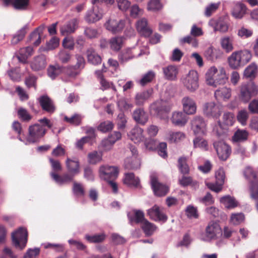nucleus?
Masks as SVG:
<instances>
[{
	"mask_svg": "<svg viewBox=\"0 0 258 258\" xmlns=\"http://www.w3.org/2000/svg\"><path fill=\"white\" fill-rule=\"evenodd\" d=\"M170 108L167 107L163 101H157L150 106V111L155 115L160 116L163 113L169 111Z\"/></svg>",
	"mask_w": 258,
	"mask_h": 258,
	"instance_id": "nucleus-21",
	"label": "nucleus"
},
{
	"mask_svg": "<svg viewBox=\"0 0 258 258\" xmlns=\"http://www.w3.org/2000/svg\"><path fill=\"white\" fill-rule=\"evenodd\" d=\"M131 222L134 221L137 223L143 224L144 221L147 220L145 218L144 213L141 210H136L135 211V215L134 218L129 217Z\"/></svg>",
	"mask_w": 258,
	"mask_h": 258,
	"instance_id": "nucleus-54",
	"label": "nucleus"
},
{
	"mask_svg": "<svg viewBox=\"0 0 258 258\" xmlns=\"http://www.w3.org/2000/svg\"><path fill=\"white\" fill-rule=\"evenodd\" d=\"M39 102L43 110L49 112H54L55 107L51 99L47 95L39 97Z\"/></svg>",
	"mask_w": 258,
	"mask_h": 258,
	"instance_id": "nucleus-26",
	"label": "nucleus"
},
{
	"mask_svg": "<svg viewBox=\"0 0 258 258\" xmlns=\"http://www.w3.org/2000/svg\"><path fill=\"white\" fill-rule=\"evenodd\" d=\"M163 72L165 77L169 80H174L176 79L178 74V69L176 66L169 65L163 68Z\"/></svg>",
	"mask_w": 258,
	"mask_h": 258,
	"instance_id": "nucleus-32",
	"label": "nucleus"
},
{
	"mask_svg": "<svg viewBox=\"0 0 258 258\" xmlns=\"http://www.w3.org/2000/svg\"><path fill=\"white\" fill-rule=\"evenodd\" d=\"M27 237L28 233L26 229L20 227L12 234L13 243L16 248L22 249L26 245Z\"/></svg>",
	"mask_w": 258,
	"mask_h": 258,
	"instance_id": "nucleus-7",
	"label": "nucleus"
},
{
	"mask_svg": "<svg viewBox=\"0 0 258 258\" xmlns=\"http://www.w3.org/2000/svg\"><path fill=\"white\" fill-rule=\"evenodd\" d=\"M186 113L181 111H175L172 113L171 117L172 123L178 126H183L187 122V117Z\"/></svg>",
	"mask_w": 258,
	"mask_h": 258,
	"instance_id": "nucleus-19",
	"label": "nucleus"
},
{
	"mask_svg": "<svg viewBox=\"0 0 258 258\" xmlns=\"http://www.w3.org/2000/svg\"><path fill=\"white\" fill-rule=\"evenodd\" d=\"M250 196L254 200H258V181H253L251 182Z\"/></svg>",
	"mask_w": 258,
	"mask_h": 258,
	"instance_id": "nucleus-63",
	"label": "nucleus"
},
{
	"mask_svg": "<svg viewBox=\"0 0 258 258\" xmlns=\"http://www.w3.org/2000/svg\"><path fill=\"white\" fill-rule=\"evenodd\" d=\"M62 67L58 65L50 66L47 69L48 76L52 79H54L56 76L62 73Z\"/></svg>",
	"mask_w": 258,
	"mask_h": 258,
	"instance_id": "nucleus-42",
	"label": "nucleus"
},
{
	"mask_svg": "<svg viewBox=\"0 0 258 258\" xmlns=\"http://www.w3.org/2000/svg\"><path fill=\"white\" fill-rule=\"evenodd\" d=\"M157 151L159 156L163 158L167 157V144L165 142H161L157 146Z\"/></svg>",
	"mask_w": 258,
	"mask_h": 258,
	"instance_id": "nucleus-61",
	"label": "nucleus"
},
{
	"mask_svg": "<svg viewBox=\"0 0 258 258\" xmlns=\"http://www.w3.org/2000/svg\"><path fill=\"white\" fill-rule=\"evenodd\" d=\"M17 113L19 118L24 121H29L32 119V116L26 109L23 107H20Z\"/></svg>",
	"mask_w": 258,
	"mask_h": 258,
	"instance_id": "nucleus-52",
	"label": "nucleus"
},
{
	"mask_svg": "<svg viewBox=\"0 0 258 258\" xmlns=\"http://www.w3.org/2000/svg\"><path fill=\"white\" fill-rule=\"evenodd\" d=\"M134 119L138 123L145 124L148 120V115L142 109H136L133 113Z\"/></svg>",
	"mask_w": 258,
	"mask_h": 258,
	"instance_id": "nucleus-28",
	"label": "nucleus"
},
{
	"mask_svg": "<svg viewBox=\"0 0 258 258\" xmlns=\"http://www.w3.org/2000/svg\"><path fill=\"white\" fill-rule=\"evenodd\" d=\"M167 138L171 143H178L185 139V135L181 132L170 131L167 134Z\"/></svg>",
	"mask_w": 258,
	"mask_h": 258,
	"instance_id": "nucleus-36",
	"label": "nucleus"
},
{
	"mask_svg": "<svg viewBox=\"0 0 258 258\" xmlns=\"http://www.w3.org/2000/svg\"><path fill=\"white\" fill-rule=\"evenodd\" d=\"M86 239L90 242H100L103 241L105 239V235L103 234H95L94 235H86Z\"/></svg>",
	"mask_w": 258,
	"mask_h": 258,
	"instance_id": "nucleus-59",
	"label": "nucleus"
},
{
	"mask_svg": "<svg viewBox=\"0 0 258 258\" xmlns=\"http://www.w3.org/2000/svg\"><path fill=\"white\" fill-rule=\"evenodd\" d=\"M222 234V230L219 224L216 222H210L206 228L207 240L215 239Z\"/></svg>",
	"mask_w": 258,
	"mask_h": 258,
	"instance_id": "nucleus-13",
	"label": "nucleus"
},
{
	"mask_svg": "<svg viewBox=\"0 0 258 258\" xmlns=\"http://www.w3.org/2000/svg\"><path fill=\"white\" fill-rule=\"evenodd\" d=\"M183 110L186 114H194L196 112L197 104L193 98L185 96L181 100Z\"/></svg>",
	"mask_w": 258,
	"mask_h": 258,
	"instance_id": "nucleus-16",
	"label": "nucleus"
},
{
	"mask_svg": "<svg viewBox=\"0 0 258 258\" xmlns=\"http://www.w3.org/2000/svg\"><path fill=\"white\" fill-rule=\"evenodd\" d=\"M203 112L208 117H218L222 112V106L214 102L205 103L203 106Z\"/></svg>",
	"mask_w": 258,
	"mask_h": 258,
	"instance_id": "nucleus-12",
	"label": "nucleus"
},
{
	"mask_svg": "<svg viewBox=\"0 0 258 258\" xmlns=\"http://www.w3.org/2000/svg\"><path fill=\"white\" fill-rule=\"evenodd\" d=\"M57 56L59 60L62 63L68 62L71 58L70 52L64 49L60 50Z\"/></svg>",
	"mask_w": 258,
	"mask_h": 258,
	"instance_id": "nucleus-60",
	"label": "nucleus"
},
{
	"mask_svg": "<svg viewBox=\"0 0 258 258\" xmlns=\"http://www.w3.org/2000/svg\"><path fill=\"white\" fill-rule=\"evenodd\" d=\"M191 128L196 136H202L206 134V123L203 118L200 116H196L191 120Z\"/></svg>",
	"mask_w": 258,
	"mask_h": 258,
	"instance_id": "nucleus-8",
	"label": "nucleus"
},
{
	"mask_svg": "<svg viewBox=\"0 0 258 258\" xmlns=\"http://www.w3.org/2000/svg\"><path fill=\"white\" fill-rule=\"evenodd\" d=\"M248 118V113L246 110H241L238 111L237 115V120L243 125L246 124Z\"/></svg>",
	"mask_w": 258,
	"mask_h": 258,
	"instance_id": "nucleus-56",
	"label": "nucleus"
},
{
	"mask_svg": "<svg viewBox=\"0 0 258 258\" xmlns=\"http://www.w3.org/2000/svg\"><path fill=\"white\" fill-rule=\"evenodd\" d=\"M213 145L219 159L223 161L226 160L231 154L230 146L222 140L214 142Z\"/></svg>",
	"mask_w": 258,
	"mask_h": 258,
	"instance_id": "nucleus-11",
	"label": "nucleus"
},
{
	"mask_svg": "<svg viewBox=\"0 0 258 258\" xmlns=\"http://www.w3.org/2000/svg\"><path fill=\"white\" fill-rule=\"evenodd\" d=\"M102 17V14L98 10V7H94L92 10L88 11L85 16V20L89 23H94Z\"/></svg>",
	"mask_w": 258,
	"mask_h": 258,
	"instance_id": "nucleus-27",
	"label": "nucleus"
},
{
	"mask_svg": "<svg viewBox=\"0 0 258 258\" xmlns=\"http://www.w3.org/2000/svg\"><path fill=\"white\" fill-rule=\"evenodd\" d=\"M147 214L151 219L156 221L165 222L167 220V216L164 214L162 208L156 205L147 211Z\"/></svg>",
	"mask_w": 258,
	"mask_h": 258,
	"instance_id": "nucleus-14",
	"label": "nucleus"
},
{
	"mask_svg": "<svg viewBox=\"0 0 258 258\" xmlns=\"http://www.w3.org/2000/svg\"><path fill=\"white\" fill-rule=\"evenodd\" d=\"M46 66V57L41 54L35 57L31 62V68L34 71L44 69Z\"/></svg>",
	"mask_w": 258,
	"mask_h": 258,
	"instance_id": "nucleus-24",
	"label": "nucleus"
},
{
	"mask_svg": "<svg viewBox=\"0 0 258 258\" xmlns=\"http://www.w3.org/2000/svg\"><path fill=\"white\" fill-rule=\"evenodd\" d=\"M38 121L42 124L35 123L30 125L29 127V134L27 138V141L30 143H34L39 141L43 137L46 132L45 126L48 128L52 127V124L50 120L46 117L40 119Z\"/></svg>",
	"mask_w": 258,
	"mask_h": 258,
	"instance_id": "nucleus-3",
	"label": "nucleus"
},
{
	"mask_svg": "<svg viewBox=\"0 0 258 258\" xmlns=\"http://www.w3.org/2000/svg\"><path fill=\"white\" fill-rule=\"evenodd\" d=\"M136 28L137 31L145 37H149L152 32L148 25L147 20L145 18H142L137 22Z\"/></svg>",
	"mask_w": 258,
	"mask_h": 258,
	"instance_id": "nucleus-23",
	"label": "nucleus"
},
{
	"mask_svg": "<svg viewBox=\"0 0 258 258\" xmlns=\"http://www.w3.org/2000/svg\"><path fill=\"white\" fill-rule=\"evenodd\" d=\"M246 11V8L244 5L241 3H237L233 9L232 15L235 18L240 19L245 14Z\"/></svg>",
	"mask_w": 258,
	"mask_h": 258,
	"instance_id": "nucleus-37",
	"label": "nucleus"
},
{
	"mask_svg": "<svg viewBox=\"0 0 258 258\" xmlns=\"http://www.w3.org/2000/svg\"><path fill=\"white\" fill-rule=\"evenodd\" d=\"M184 86L189 92L195 91L199 87V76L197 71H190L187 74L181 79Z\"/></svg>",
	"mask_w": 258,
	"mask_h": 258,
	"instance_id": "nucleus-6",
	"label": "nucleus"
},
{
	"mask_svg": "<svg viewBox=\"0 0 258 258\" xmlns=\"http://www.w3.org/2000/svg\"><path fill=\"white\" fill-rule=\"evenodd\" d=\"M150 95L149 91L137 93L135 97L136 104L137 105H143L145 101L149 98Z\"/></svg>",
	"mask_w": 258,
	"mask_h": 258,
	"instance_id": "nucleus-39",
	"label": "nucleus"
},
{
	"mask_svg": "<svg viewBox=\"0 0 258 258\" xmlns=\"http://www.w3.org/2000/svg\"><path fill=\"white\" fill-rule=\"evenodd\" d=\"M194 148H200L203 150L207 151L208 150V145L207 141L199 137L196 138L194 141Z\"/></svg>",
	"mask_w": 258,
	"mask_h": 258,
	"instance_id": "nucleus-49",
	"label": "nucleus"
},
{
	"mask_svg": "<svg viewBox=\"0 0 258 258\" xmlns=\"http://www.w3.org/2000/svg\"><path fill=\"white\" fill-rule=\"evenodd\" d=\"M150 182L154 194L157 196H165L169 191V187L159 182L157 176L155 174L151 175Z\"/></svg>",
	"mask_w": 258,
	"mask_h": 258,
	"instance_id": "nucleus-10",
	"label": "nucleus"
},
{
	"mask_svg": "<svg viewBox=\"0 0 258 258\" xmlns=\"http://www.w3.org/2000/svg\"><path fill=\"white\" fill-rule=\"evenodd\" d=\"M73 194L78 197H82L85 195V189L83 185L77 181H73L72 187Z\"/></svg>",
	"mask_w": 258,
	"mask_h": 258,
	"instance_id": "nucleus-46",
	"label": "nucleus"
},
{
	"mask_svg": "<svg viewBox=\"0 0 258 258\" xmlns=\"http://www.w3.org/2000/svg\"><path fill=\"white\" fill-rule=\"evenodd\" d=\"M126 21L124 20H117L114 19H110L105 24L106 28L112 33L120 32L124 28Z\"/></svg>",
	"mask_w": 258,
	"mask_h": 258,
	"instance_id": "nucleus-15",
	"label": "nucleus"
},
{
	"mask_svg": "<svg viewBox=\"0 0 258 258\" xmlns=\"http://www.w3.org/2000/svg\"><path fill=\"white\" fill-rule=\"evenodd\" d=\"M239 55L238 51H235L228 57V60L230 68L236 69L242 66Z\"/></svg>",
	"mask_w": 258,
	"mask_h": 258,
	"instance_id": "nucleus-33",
	"label": "nucleus"
},
{
	"mask_svg": "<svg viewBox=\"0 0 258 258\" xmlns=\"http://www.w3.org/2000/svg\"><path fill=\"white\" fill-rule=\"evenodd\" d=\"M102 159V154L97 151H93L88 154V160L90 163L95 164Z\"/></svg>",
	"mask_w": 258,
	"mask_h": 258,
	"instance_id": "nucleus-53",
	"label": "nucleus"
},
{
	"mask_svg": "<svg viewBox=\"0 0 258 258\" xmlns=\"http://www.w3.org/2000/svg\"><path fill=\"white\" fill-rule=\"evenodd\" d=\"M235 121L234 116L232 113L225 112L222 116V120L218 122L213 129L216 136L223 139L227 133L229 126L233 125Z\"/></svg>",
	"mask_w": 258,
	"mask_h": 258,
	"instance_id": "nucleus-4",
	"label": "nucleus"
},
{
	"mask_svg": "<svg viewBox=\"0 0 258 258\" xmlns=\"http://www.w3.org/2000/svg\"><path fill=\"white\" fill-rule=\"evenodd\" d=\"M257 72V66L254 63H252L245 69L244 72V76L246 78H254Z\"/></svg>",
	"mask_w": 258,
	"mask_h": 258,
	"instance_id": "nucleus-50",
	"label": "nucleus"
},
{
	"mask_svg": "<svg viewBox=\"0 0 258 258\" xmlns=\"http://www.w3.org/2000/svg\"><path fill=\"white\" fill-rule=\"evenodd\" d=\"M135 49L128 48L119 55V58L122 62H125L136 56Z\"/></svg>",
	"mask_w": 258,
	"mask_h": 258,
	"instance_id": "nucleus-45",
	"label": "nucleus"
},
{
	"mask_svg": "<svg viewBox=\"0 0 258 258\" xmlns=\"http://www.w3.org/2000/svg\"><path fill=\"white\" fill-rule=\"evenodd\" d=\"M240 57V61L241 66H244L247 63L251 58V54L250 52L247 50L243 51H238Z\"/></svg>",
	"mask_w": 258,
	"mask_h": 258,
	"instance_id": "nucleus-55",
	"label": "nucleus"
},
{
	"mask_svg": "<svg viewBox=\"0 0 258 258\" xmlns=\"http://www.w3.org/2000/svg\"><path fill=\"white\" fill-rule=\"evenodd\" d=\"M248 133L244 130H238L234 134L233 139L236 142H243L247 139Z\"/></svg>",
	"mask_w": 258,
	"mask_h": 258,
	"instance_id": "nucleus-47",
	"label": "nucleus"
},
{
	"mask_svg": "<svg viewBox=\"0 0 258 258\" xmlns=\"http://www.w3.org/2000/svg\"><path fill=\"white\" fill-rule=\"evenodd\" d=\"M84 34L89 39L96 38L98 36V31L91 27H86Z\"/></svg>",
	"mask_w": 258,
	"mask_h": 258,
	"instance_id": "nucleus-62",
	"label": "nucleus"
},
{
	"mask_svg": "<svg viewBox=\"0 0 258 258\" xmlns=\"http://www.w3.org/2000/svg\"><path fill=\"white\" fill-rule=\"evenodd\" d=\"M222 48L226 52H230L233 49V39L229 37H224L221 39Z\"/></svg>",
	"mask_w": 258,
	"mask_h": 258,
	"instance_id": "nucleus-41",
	"label": "nucleus"
},
{
	"mask_svg": "<svg viewBox=\"0 0 258 258\" xmlns=\"http://www.w3.org/2000/svg\"><path fill=\"white\" fill-rule=\"evenodd\" d=\"M228 78L224 68L212 66L209 68L205 74L206 83L213 87L225 83Z\"/></svg>",
	"mask_w": 258,
	"mask_h": 258,
	"instance_id": "nucleus-2",
	"label": "nucleus"
},
{
	"mask_svg": "<svg viewBox=\"0 0 258 258\" xmlns=\"http://www.w3.org/2000/svg\"><path fill=\"white\" fill-rule=\"evenodd\" d=\"M118 170L115 166L104 165L99 169V175L101 179L109 181L114 180L118 176Z\"/></svg>",
	"mask_w": 258,
	"mask_h": 258,
	"instance_id": "nucleus-9",
	"label": "nucleus"
},
{
	"mask_svg": "<svg viewBox=\"0 0 258 258\" xmlns=\"http://www.w3.org/2000/svg\"><path fill=\"white\" fill-rule=\"evenodd\" d=\"M220 3H212L206 8L205 15L207 17H210L219 8Z\"/></svg>",
	"mask_w": 258,
	"mask_h": 258,
	"instance_id": "nucleus-64",
	"label": "nucleus"
},
{
	"mask_svg": "<svg viewBox=\"0 0 258 258\" xmlns=\"http://www.w3.org/2000/svg\"><path fill=\"white\" fill-rule=\"evenodd\" d=\"M231 95V90L227 87L220 88L215 92V97L218 101L227 100Z\"/></svg>",
	"mask_w": 258,
	"mask_h": 258,
	"instance_id": "nucleus-31",
	"label": "nucleus"
},
{
	"mask_svg": "<svg viewBox=\"0 0 258 258\" xmlns=\"http://www.w3.org/2000/svg\"><path fill=\"white\" fill-rule=\"evenodd\" d=\"M140 161L137 157L127 158L124 161V167L127 169H137L140 167Z\"/></svg>",
	"mask_w": 258,
	"mask_h": 258,
	"instance_id": "nucleus-35",
	"label": "nucleus"
},
{
	"mask_svg": "<svg viewBox=\"0 0 258 258\" xmlns=\"http://www.w3.org/2000/svg\"><path fill=\"white\" fill-rule=\"evenodd\" d=\"M220 201L227 209L234 208L237 207L238 205L235 199L230 196H225L222 197Z\"/></svg>",
	"mask_w": 258,
	"mask_h": 258,
	"instance_id": "nucleus-38",
	"label": "nucleus"
},
{
	"mask_svg": "<svg viewBox=\"0 0 258 258\" xmlns=\"http://www.w3.org/2000/svg\"><path fill=\"white\" fill-rule=\"evenodd\" d=\"M258 94V87L252 82L242 84L240 87L239 98L244 103L248 102L251 97Z\"/></svg>",
	"mask_w": 258,
	"mask_h": 258,
	"instance_id": "nucleus-5",
	"label": "nucleus"
},
{
	"mask_svg": "<svg viewBox=\"0 0 258 258\" xmlns=\"http://www.w3.org/2000/svg\"><path fill=\"white\" fill-rule=\"evenodd\" d=\"M123 182L124 184L132 187L138 188L140 187V179L138 177H136L132 172L125 173Z\"/></svg>",
	"mask_w": 258,
	"mask_h": 258,
	"instance_id": "nucleus-25",
	"label": "nucleus"
},
{
	"mask_svg": "<svg viewBox=\"0 0 258 258\" xmlns=\"http://www.w3.org/2000/svg\"><path fill=\"white\" fill-rule=\"evenodd\" d=\"M62 73L71 77H75L79 73V71L74 66L67 68L62 67Z\"/></svg>",
	"mask_w": 258,
	"mask_h": 258,
	"instance_id": "nucleus-57",
	"label": "nucleus"
},
{
	"mask_svg": "<svg viewBox=\"0 0 258 258\" xmlns=\"http://www.w3.org/2000/svg\"><path fill=\"white\" fill-rule=\"evenodd\" d=\"M178 167L180 172L183 174H187L189 172V167L186 164V159L185 157H180L178 159Z\"/></svg>",
	"mask_w": 258,
	"mask_h": 258,
	"instance_id": "nucleus-58",
	"label": "nucleus"
},
{
	"mask_svg": "<svg viewBox=\"0 0 258 258\" xmlns=\"http://www.w3.org/2000/svg\"><path fill=\"white\" fill-rule=\"evenodd\" d=\"M155 76V73L152 71H150L144 75L142 78L138 81L137 82L143 86H145L147 83L151 82L154 78Z\"/></svg>",
	"mask_w": 258,
	"mask_h": 258,
	"instance_id": "nucleus-48",
	"label": "nucleus"
},
{
	"mask_svg": "<svg viewBox=\"0 0 258 258\" xmlns=\"http://www.w3.org/2000/svg\"><path fill=\"white\" fill-rule=\"evenodd\" d=\"M45 28L44 25H41L32 32L29 37V42L35 46L39 45L41 38Z\"/></svg>",
	"mask_w": 258,
	"mask_h": 258,
	"instance_id": "nucleus-20",
	"label": "nucleus"
},
{
	"mask_svg": "<svg viewBox=\"0 0 258 258\" xmlns=\"http://www.w3.org/2000/svg\"><path fill=\"white\" fill-rule=\"evenodd\" d=\"M34 50L31 46L23 47L19 50L17 57L20 62L25 63L27 62L28 58L31 56Z\"/></svg>",
	"mask_w": 258,
	"mask_h": 258,
	"instance_id": "nucleus-29",
	"label": "nucleus"
},
{
	"mask_svg": "<svg viewBox=\"0 0 258 258\" xmlns=\"http://www.w3.org/2000/svg\"><path fill=\"white\" fill-rule=\"evenodd\" d=\"M142 228L145 234L147 236L152 235L156 229V226L148 220L144 221L142 224Z\"/></svg>",
	"mask_w": 258,
	"mask_h": 258,
	"instance_id": "nucleus-43",
	"label": "nucleus"
},
{
	"mask_svg": "<svg viewBox=\"0 0 258 258\" xmlns=\"http://www.w3.org/2000/svg\"><path fill=\"white\" fill-rule=\"evenodd\" d=\"M86 56L88 61L93 65H97L101 62V57L92 47L89 48L87 50Z\"/></svg>",
	"mask_w": 258,
	"mask_h": 258,
	"instance_id": "nucleus-30",
	"label": "nucleus"
},
{
	"mask_svg": "<svg viewBox=\"0 0 258 258\" xmlns=\"http://www.w3.org/2000/svg\"><path fill=\"white\" fill-rule=\"evenodd\" d=\"M28 29V25L26 24L20 30H19L15 36H13L11 43L13 45H16L20 41L23 40L27 31Z\"/></svg>",
	"mask_w": 258,
	"mask_h": 258,
	"instance_id": "nucleus-40",
	"label": "nucleus"
},
{
	"mask_svg": "<svg viewBox=\"0 0 258 258\" xmlns=\"http://www.w3.org/2000/svg\"><path fill=\"white\" fill-rule=\"evenodd\" d=\"M143 129L137 125L128 133V136L136 144L144 141L146 144L147 140L143 134Z\"/></svg>",
	"mask_w": 258,
	"mask_h": 258,
	"instance_id": "nucleus-17",
	"label": "nucleus"
},
{
	"mask_svg": "<svg viewBox=\"0 0 258 258\" xmlns=\"http://www.w3.org/2000/svg\"><path fill=\"white\" fill-rule=\"evenodd\" d=\"M122 43L123 39L120 37H114L110 40V47L115 51H118L121 48Z\"/></svg>",
	"mask_w": 258,
	"mask_h": 258,
	"instance_id": "nucleus-51",
	"label": "nucleus"
},
{
	"mask_svg": "<svg viewBox=\"0 0 258 258\" xmlns=\"http://www.w3.org/2000/svg\"><path fill=\"white\" fill-rule=\"evenodd\" d=\"M6 7L12 5L18 10H27L29 5V0H2Z\"/></svg>",
	"mask_w": 258,
	"mask_h": 258,
	"instance_id": "nucleus-22",
	"label": "nucleus"
},
{
	"mask_svg": "<svg viewBox=\"0 0 258 258\" xmlns=\"http://www.w3.org/2000/svg\"><path fill=\"white\" fill-rule=\"evenodd\" d=\"M220 55L219 50L211 46L206 49L204 52L205 57L210 61H214L216 60Z\"/></svg>",
	"mask_w": 258,
	"mask_h": 258,
	"instance_id": "nucleus-34",
	"label": "nucleus"
},
{
	"mask_svg": "<svg viewBox=\"0 0 258 258\" xmlns=\"http://www.w3.org/2000/svg\"><path fill=\"white\" fill-rule=\"evenodd\" d=\"M117 106L121 111L131 110L133 105L125 98H120L117 101Z\"/></svg>",
	"mask_w": 258,
	"mask_h": 258,
	"instance_id": "nucleus-44",
	"label": "nucleus"
},
{
	"mask_svg": "<svg viewBox=\"0 0 258 258\" xmlns=\"http://www.w3.org/2000/svg\"><path fill=\"white\" fill-rule=\"evenodd\" d=\"M65 163L69 173H64L62 176L53 172L50 173L52 179L59 185L64 184L73 181L74 176L80 172V162L76 158L68 157Z\"/></svg>",
	"mask_w": 258,
	"mask_h": 258,
	"instance_id": "nucleus-1",
	"label": "nucleus"
},
{
	"mask_svg": "<svg viewBox=\"0 0 258 258\" xmlns=\"http://www.w3.org/2000/svg\"><path fill=\"white\" fill-rule=\"evenodd\" d=\"M78 20L77 19H73L62 26L60 28L61 35L67 36L74 33L78 28Z\"/></svg>",
	"mask_w": 258,
	"mask_h": 258,
	"instance_id": "nucleus-18",
	"label": "nucleus"
}]
</instances>
